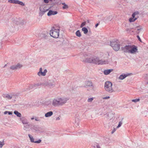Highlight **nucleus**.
I'll list each match as a JSON object with an SVG mask.
<instances>
[{"label": "nucleus", "mask_w": 148, "mask_h": 148, "mask_svg": "<svg viewBox=\"0 0 148 148\" xmlns=\"http://www.w3.org/2000/svg\"><path fill=\"white\" fill-rule=\"evenodd\" d=\"M82 59L83 62L95 64H103L108 63L107 60H100L99 58L96 57L88 58V55L86 54L84 55Z\"/></svg>", "instance_id": "obj_1"}, {"label": "nucleus", "mask_w": 148, "mask_h": 148, "mask_svg": "<svg viewBox=\"0 0 148 148\" xmlns=\"http://www.w3.org/2000/svg\"><path fill=\"white\" fill-rule=\"evenodd\" d=\"M68 100L67 98L58 97L53 99L52 104L55 107L62 106L65 104Z\"/></svg>", "instance_id": "obj_2"}, {"label": "nucleus", "mask_w": 148, "mask_h": 148, "mask_svg": "<svg viewBox=\"0 0 148 148\" xmlns=\"http://www.w3.org/2000/svg\"><path fill=\"white\" fill-rule=\"evenodd\" d=\"M122 50L125 53L134 54L137 52V47L134 45H126L122 47Z\"/></svg>", "instance_id": "obj_3"}, {"label": "nucleus", "mask_w": 148, "mask_h": 148, "mask_svg": "<svg viewBox=\"0 0 148 148\" xmlns=\"http://www.w3.org/2000/svg\"><path fill=\"white\" fill-rule=\"evenodd\" d=\"M60 30L59 29H56L53 27L50 30V34L51 36L55 38H57L59 35Z\"/></svg>", "instance_id": "obj_4"}, {"label": "nucleus", "mask_w": 148, "mask_h": 148, "mask_svg": "<svg viewBox=\"0 0 148 148\" xmlns=\"http://www.w3.org/2000/svg\"><path fill=\"white\" fill-rule=\"evenodd\" d=\"M112 83L109 81L106 82L104 85V88L106 91L108 92L111 93L114 91L112 87Z\"/></svg>", "instance_id": "obj_5"}, {"label": "nucleus", "mask_w": 148, "mask_h": 148, "mask_svg": "<svg viewBox=\"0 0 148 148\" xmlns=\"http://www.w3.org/2000/svg\"><path fill=\"white\" fill-rule=\"evenodd\" d=\"M42 85L44 86H47L50 88H52L55 86V82L53 80H48L43 83Z\"/></svg>", "instance_id": "obj_6"}, {"label": "nucleus", "mask_w": 148, "mask_h": 148, "mask_svg": "<svg viewBox=\"0 0 148 148\" xmlns=\"http://www.w3.org/2000/svg\"><path fill=\"white\" fill-rule=\"evenodd\" d=\"M110 45L115 51H117L120 49V45L117 41L111 42Z\"/></svg>", "instance_id": "obj_7"}, {"label": "nucleus", "mask_w": 148, "mask_h": 148, "mask_svg": "<svg viewBox=\"0 0 148 148\" xmlns=\"http://www.w3.org/2000/svg\"><path fill=\"white\" fill-rule=\"evenodd\" d=\"M48 10V9L46 7L43 6H41L40 8L39 15L41 16H42Z\"/></svg>", "instance_id": "obj_8"}, {"label": "nucleus", "mask_w": 148, "mask_h": 148, "mask_svg": "<svg viewBox=\"0 0 148 148\" xmlns=\"http://www.w3.org/2000/svg\"><path fill=\"white\" fill-rule=\"evenodd\" d=\"M47 70L45 69L43 72L42 71V68L41 67L39 69V71L37 73V75L39 77L41 76H45L47 73Z\"/></svg>", "instance_id": "obj_9"}, {"label": "nucleus", "mask_w": 148, "mask_h": 148, "mask_svg": "<svg viewBox=\"0 0 148 148\" xmlns=\"http://www.w3.org/2000/svg\"><path fill=\"white\" fill-rule=\"evenodd\" d=\"M139 14V12H134L132 15V17L129 19V21L130 22H134L135 20H136L137 19V18L135 17V16L138 14Z\"/></svg>", "instance_id": "obj_10"}, {"label": "nucleus", "mask_w": 148, "mask_h": 148, "mask_svg": "<svg viewBox=\"0 0 148 148\" xmlns=\"http://www.w3.org/2000/svg\"><path fill=\"white\" fill-rule=\"evenodd\" d=\"M8 2L11 3L18 4L22 6H24L25 4L22 1L18 0H9Z\"/></svg>", "instance_id": "obj_11"}, {"label": "nucleus", "mask_w": 148, "mask_h": 148, "mask_svg": "<svg viewBox=\"0 0 148 148\" xmlns=\"http://www.w3.org/2000/svg\"><path fill=\"white\" fill-rule=\"evenodd\" d=\"M22 67V65L20 64L16 65H14L10 67V69L12 70H17L21 68Z\"/></svg>", "instance_id": "obj_12"}, {"label": "nucleus", "mask_w": 148, "mask_h": 148, "mask_svg": "<svg viewBox=\"0 0 148 148\" xmlns=\"http://www.w3.org/2000/svg\"><path fill=\"white\" fill-rule=\"evenodd\" d=\"M84 85V87L85 88H87L88 87L90 88L93 87V84L90 81H86L85 82Z\"/></svg>", "instance_id": "obj_13"}, {"label": "nucleus", "mask_w": 148, "mask_h": 148, "mask_svg": "<svg viewBox=\"0 0 148 148\" xmlns=\"http://www.w3.org/2000/svg\"><path fill=\"white\" fill-rule=\"evenodd\" d=\"M28 136L30 138V141L31 142L35 143H39L41 142V140L40 139H39L38 140L36 141H34V139L33 138V136H32L29 134H28Z\"/></svg>", "instance_id": "obj_14"}, {"label": "nucleus", "mask_w": 148, "mask_h": 148, "mask_svg": "<svg viewBox=\"0 0 148 148\" xmlns=\"http://www.w3.org/2000/svg\"><path fill=\"white\" fill-rule=\"evenodd\" d=\"M20 119L23 124H27L29 123L28 120L25 117L21 118Z\"/></svg>", "instance_id": "obj_15"}, {"label": "nucleus", "mask_w": 148, "mask_h": 148, "mask_svg": "<svg viewBox=\"0 0 148 148\" xmlns=\"http://www.w3.org/2000/svg\"><path fill=\"white\" fill-rule=\"evenodd\" d=\"M80 122V119L78 118H76L75 119L74 124L75 126L77 127L78 126Z\"/></svg>", "instance_id": "obj_16"}, {"label": "nucleus", "mask_w": 148, "mask_h": 148, "mask_svg": "<svg viewBox=\"0 0 148 148\" xmlns=\"http://www.w3.org/2000/svg\"><path fill=\"white\" fill-rule=\"evenodd\" d=\"M100 56L101 57H103L104 58H106L109 56V54L108 52L105 53H100Z\"/></svg>", "instance_id": "obj_17"}, {"label": "nucleus", "mask_w": 148, "mask_h": 148, "mask_svg": "<svg viewBox=\"0 0 148 148\" xmlns=\"http://www.w3.org/2000/svg\"><path fill=\"white\" fill-rule=\"evenodd\" d=\"M57 12L56 11H53L51 10H50L47 13V15L48 16H50L51 15H54L57 13Z\"/></svg>", "instance_id": "obj_18"}, {"label": "nucleus", "mask_w": 148, "mask_h": 148, "mask_svg": "<svg viewBox=\"0 0 148 148\" xmlns=\"http://www.w3.org/2000/svg\"><path fill=\"white\" fill-rule=\"evenodd\" d=\"M113 70L112 69L105 70L103 71V73L105 75H107L109 74Z\"/></svg>", "instance_id": "obj_19"}, {"label": "nucleus", "mask_w": 148, "mask_h": 148, "mask_svg": "<svg viewBox=\"0 0 148 148\" xmlns=\"http://www.w3.org/2000/svg\"><path fill=\"white\" fill-rule=\"evenodd\" d=\"M112 16H109L105 17L104 18V21L106 22H108L110 21L112 19Z\"/></svg>", "instance_id": "obj_20"}, {"label": "nucleus", "mask_w": 148, "mask_h": 148, "mask_svg": "<svg viewBox=\"0 0 148 148\" xmlns=\"http://www.w3.org/2000/svg\"><path fill=\"white\" fill-rule=\"evenodd\" d=\"M53 114V112L52 111H50L47 112V113L45 114V116L46 117H50L52 116Z\"/></svg>", "instance_id": "obj_21"}, {"label": "nucleus", "mask_w": 148, "mask_h": 148, "mask_svg": "<svg viewBox=\"0 0 148 148\" xmlns=\"http://www.w3.org/2000/svg\"><path fill=\"white\" fill-rule=\"evenodd\" d=\"M40 85V84H39V83H36V84H31L30 85V88H36L39 85Z\"/></svg>", "instance_id": "obj_22"}, {"label": "nucleus", "mask_w": 148, "mask_h": 148, "mask_svg": "<svg viewBox=\"0 0 148 148\" xmlns=\"http://www.w3.org/2000/svg\"><path fill=\"white\" fill-rule=\"evenodd\" d=\"M127 76V75L126 74L121 75L118 77L119 79L120 80H123Z\"/></svg>", "instance_id": "obj_23"}, {"label": "nucleus", "mask_w": 148, "mask_h": 148, "mask_svg": "<svg viewBox=\"0 0 148 148\" xmlns=\"http://www.w3.org/2000/svg\"><path fill=\"white\" fill-rule=\"evenodd\" d=\"M12 93H11L6 95L5 97L8 99H11L12 98Z\"/></svg>", "instance_id": "obj_24"}, {"label": "nucleus", "mask_w": 148, "mask_h": 148, "mask_svg": "<svg viewBox=\"0 0 148 148\" xmlns=\"http://www.w3.org/2000/svg\"><path fill=\"white\" fill-rule=\"evenodd\" d=\"M82 30L83 32L85 34H87L88 32L87 29L85 27H83L82 28Z\"/></svg>", "instance_id": "obj_25"}, {"label": "nucleus", "mask_w": 148, "mask_h": 148, "mask_svg": "<svg viewBox=\"0 0 148 148\" xmlns=\"http://www.w3.org/2000/svg\"><path fill=\"white\" fill-rule=\"evenodd\" d=\"M14 113L17 116L21 117V113L18 112V111L15 110L14 112Z\"/></svg>", "instance_id": "obj_26"}, {"label": "nucleus", "mask_w": 148, "mask_h": 148, "mask_svg": "<svg viewBox=\"0 0 148 148\" xmlns=\"http://www.w3.org/2000/svg\"><path fill=\"white\" fill-rule=\"evenodd\" d=\"M62 5H63V6L62 7V8L63 9H67L69 7L66 4L64 3H62Z\"/></svg>", "instance_id": "obj_27"}, {"label": "nucleus", "mask_w": 148, "mask_h": 148, "mask_svg": "<svg viewBox=\"0 0 148 148\" xmlns=\"http://www.w3.org/2000/svg\"><path fill=\"white\" fill-rule=\"evenodd\" d=\"M76 35L78 37H80L81 36V34L79 30L77 31L75 33Z\"/></svg>", "instance_id": "obj_28"}, {"label": "nucleus", "mask_w": 148, "mask_h": 148, "mask_svg": "<svg viewBox=\"0 0 148 148\" xmlns=\"http://www.w3.org/2000/svg\"><path fill=\"white\" fill-rule=\"evenodd\" d=\"M94 99V98L92 97L90 98H89L87 100V102L88 103H91L92 102Z\"/></svg>", "instance_id": "obj_29"}, {"label": "nucleus", "mask_w": 148, "mask_h": 148, "mask_svg": "<svg viewBox=\"0 0 148 148\" xmlns=\"http://www.w3.org/2000/svg\"><path fill=\"white\" fill-rule=\"evenodd\" d=\"M12 98H16L18 97V94L14 93H12Z\"/></svg>", "instance_id": "obj_30"}, {"label": "nucleus", "mask_w": 148, "mask_h": 148, "mask_svg": "<svg viewBox=\"0 0 148 148\" xmlns=\"http://www.w3.org/2000/svg\"><path fill=\"white\" fill-rule=\"evenodd\" d=\"M4 145V143L3 141H0V148H1Z\"/></svg>", "instance_id": "obj_31"}, {"label": "nucleus", "mask_w": 148, "mask_h": 148, "mask_svg": "<svg viewBox=\"0 0 148 148\" xmlns=\"http://www.w3.org/2000/svg\"><path fill=\"white\" fill-rule=\"evenodd\" d=\"M86 22H83L82 23L80 27L81 28L83 27L86 25Z\"/></svg>", "instance_id": "obj_32"}, {"label": "nucleus", "mask_w": 148, "mask_h": 148, "mask_svg": "<svg viewBox=\"0 0 148 148\" xmlns=\"http://www.w3.org/2000/svg\"><path fill=\"white\" fill-rule=\"evenodd\" d=\"M140 99H133L132 101L134 102H136L140 101Z\"/></svg>", "instance_id": "obj_33"}, {"label": "nucleus", "mask_w": 148, "mask_h": 148, "mask_svg": "<svg viewBox=\"0 0 148 148\" xmlns=\"http://www.w3.org/2000/svg\"><path fill=\"white\" fill-rule=\"evenodd\" d=\"M123 123L121 121L119 122V124L117 126V128H119V127H120L122 125Z\"/></svg>", "instance_id": "obj_34"}, {"label": "nucleus", "mask_w": 148, "mask_h": 148, "mask_svg": "<svg viewBox=\"0 0 148 148\" xmlns=\"http://www.w3.org/2000/svg\"><path fill=\"white\" fill-rule=\"evenodd\" d=\"M61 0H57L56 3L57 4L59 5H60L62 4L61 3H60Z\"/></svg>", "instance_id": "obj_35"}, {"label": "nucleus", "mask_w": 148, "mask_h": 148, "mask_svg": "<svg viewBox=\"0 0 148 148\" xmlns=\"http://www.w3.org/2000/svg\"><path fill=\"white\" fill-rule=\"evenodd\" d=\"M110 98V96H107L105 97H103L102 99H108Z\"/></svg>", "instance_id": "obj_36"}, {"label": "nucleus", "mask_w": 148, "mask_h": 148, "mask_svg": "<svg viewBox=\"0 0 148 148\" xmlns=\"http://www.w3.org/2000/svg\"><path fill=\"white\" fill-rule=\"evenodd\" d=\"M146 83L147 84H148V74H146Z\"/></svg>", "instance_id": "obj_37"}, {"label": "nucleus", "mask_w": 148, "mask_h": 148, "mask_svg": "<svg viewBox=\"0 0 148 148\" xmlns=\"http://www.w3.org/2000/svg\"><path fill=\"white\" fill-rule=\"evenodd\" d=\"M136 28H137V30L138 31H139L142 29L141 27H140V26L136 27Z\"/></svg>", "instance_id": "obj_38"}, {"label": "nucleus", "mask_w": 148, "mask_h": 148, "mask_svg": "<svg viewBox=\"0 0 148 148\" xmlns=\"http://www.w3.org/2000/svg\"><path fill=\"white\" fill-rule=\"evenodd\" d=\"M44 2L45 3H49L48 0H44Z\"/></svg>", "instance_id": "obj_39"}, {"label": "nucleus", "mask_w": 148, "mask_h": 148, "mask_svg": "<svg viewBox=\"0 0 148 148\" xmlns=\"http://www.w3.org/2000/svg\"><path fill=\"white\" fill-rule=\"evenodd\" d=\"M37 127L36 126H34V129L36 131H37Z\"/></svg>", "instance_id": "obj_40"}, {"label": "nucleus", "mask_w": 148, "mask_h": 148, "mask_svg": "<svg viewBox=\"0 0 148 148\" xmlns=\"http://www.w3.org/2000/svg\"><path fill=\"white\" fill-rule=\"evenodd\" d=\"M116 130L115 129H114L112 130V132H111L112 134H113L114 132Z\"/></svg>", "instance_id": "obj_41"}, {"label": "nucleus", "mask_w": 148, "mask_h": 148, "mask_svg": "<svg viewBox=\"0 0 148 148\" xmlns=\"http://www.w3.org/2000/svg\"><path fill=\"white\" fill-rule=\"evenodd\" d=\"M9 115H11L12 114V112L8 111V113Z\"/></svg>", "instance_id": "obj_42"}, {"label": "nucleus", "mask_w": 148, "mask_h": 148, "mask_svg": "<svg viewBox=\"0 0 148 148\" xmlns=\"http://www.w3.org/2000/svg\"><path fill=\"white\" fill-rule=\"evenodd\" d=\"M137 38H138V40H139L140 41H141V40L140 38V37L139 36H137Z\"/></svg>", "instance_id": "obj_43"}, {"label": "nucleus", "mask_w": 148, "mask_h": 148, "mask_svg": "<svg viewBox=\"0 0 148 148\" xmlns=\"http://www.w3.org/2000/svg\"><path fill=\"white\" fill-rule=\"evenodd\" d=\"M60 118L59 117H58L56 118V120L58 121V120H60Z\"/></svg>", "instance_id": "obj_44"}, {"label": "nucleus", "mask_w": 148, "mask_h": 148, "mask_svg": "<svg viewBox=\"0 0 148 148\" xmlns=\"http://www.w3.org/2000/svg\"><path fill=\"white\" fill-rule=\"evenodd\" d=\"M8 113V111H5L4 112V114H7V113Z\"/></svg>", "instance_id": "obj_45"}, {"label": "nucleus", "mask_w": 148, "mask_h": 148, "mask_svg": "<svg viewBox=\"0 0 148 148\" xmlns=\"http://www.w3.org/2000/svg\"><path fill=\"white\" fill-rule=\"evenodd\" d=\"M99 25V23H97L96 24V25H95V27L96 28L98 26V25Z\"/></svg>", "instance_id": "obj_46"}, {"label": "nucleus", "mask_w": 148, "mask_h": 148, "mask_svg": "<svg viewBox=\"0 0 148 148\" xmlns=\"http://www.w3.org/2000/svg\"><path fill=\"white\" fill-rule=\"evenodd\" d=\"M97 148H101L99 145H97Z\"/></svg>", "instance_id": "obj_47"}, {"label": "nucleus", "mask_w": 148, "mask_h": 148, "mask_svg": "<svg viewBox=\"0 0 148 148\" xmlns=\"http://www.w3.org/2000/svg\"><path fill=\"white\" fill-rule=\"evenodd\" d=\"M7 65V64H6L5 65V66H4V67H6V66Z\"/></svg>", "instance_id": "obj_48"}, {"label": "nucleus", "mask_w": 148, "mask_h": 148, "mask_svg": "<svg viewBox=\"0 0 148 148\" xmlns=\"http://www.w3.org/2000/svg\"><path fill=\"white\" fill-rule=\"evenodd\" d=\"M87 23H89V20H87Z\"/></svg>", "instance_id": "obj_49"}, {"label": "nucleus", "mask_w": 148, "mask_h": 148, "mask_svg": "<svg viewBox=\"0 0 148 148\" xmlns=\"http://www.w3.org/2000/svg\"><path fill=\"white\" fill-rule=\"evenodd\" d=\"M31 119L32 120H33V119H34V117L32 118H31Z\"/></svg>", "instance_id": "obj_50"}, {"label": "nucleus", "mask_w": 148, "mask_h": 148, "mask_svg": "<svg viewBox=\"0 0 148 148\" xmlns=\"http://www.w3.org/2000/svg\"><path fill=\"white\" fill-rule=\"evenodd\" d=\"M35 120L36 121H38V120L36 119H35Z\"/></svg>", "instance_id": "obj_51"}, {"label": "nucleus", "mask_w": 148, "mask_h": 148, "mask_svg": "<svg viewBox=\"0 0 148 148\" xmlns=\"http://www.w3.org/2000/svg\"><path fill=\"white\" fill-rule=\"evenodd\" d=\"M129 29H127V31Z\"/></svg>", "instance_id": "obj_52"}, {"label": "nucleus", "mask_w": 148, "mask_h": 148, "mask_svg": "<svg viewBox=\"0 0 148 148\" xmlns=\"http://www.w3.org/2000/svg\"><path fill=\"white\" fill-rule=\"evenodd\" d=\"M25 126H24V128H25Z\"/></svg>", "instance_id": "obj_53"}]
</instances>
